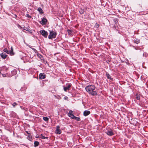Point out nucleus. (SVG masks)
Here are the masks:
<instances>
[{"label":"nucleus","mask_w":148,"mask_h":148,"mask_svg":"<svg viewBox=\"0 0 148 148\" xmlns=\"http://www.w3.org/2000/svg\"><path fill=\"white\" fill-rule=\"evenodd\" d=\"M39 77L40 79H44L45 77V75L44 73H40Z\"/></svg>","instance_id":"7"},{"label":"nucleus","mask_w":148,"mask_h":148,"mask_svg":"<svg viewBox=\"0 0 148 148\" xmlns=\"http://www.w3.org/2000/svg\"><path fill=\"white\" fill-rule=\"evenodd\" d=\"M37 56L43 62H45V61L44 59V58L42 56L38 53L37 54Z\"/></svg>","instance_id":"6"},{"label":"nucleus","mask_w":148,"mask_h":148,"mask_svg":"<svg viewBox=\"0 0 148 148\" xmlns=\"http://www.w3.org/2000/svg\"><path fill=\"white\" fill-rule=\"evenodd\" d=\"M60 127L59 126H57L56 127V133L58 134H60L61 133V131L59 128Z\"/></svg>","instance_id":"8"},{"label":"nucleus","mask_w":148,"mask_h":148,"mask_svg":"<svg viewBox=\"0 0 148 148\" xmlns=\"http://www.w3.org/2000/svg\"><path fill=\"white\" fill-rule=\"evenodd\" d=\"M0 55L1 57L3 59L5 58L7 56V55L5 53H1Z\"/></svg>","instance_id":"13"},{"label":"nucleus","mask_w":148,"mask_h":148,"mask_svg":"<svg viewBox=\"0 0 148 148\" xmlns=\"http://www.w3.org/2000/svg\"><path fill=\"white\" fill-rule=\"evenodd\" d=\"M99 27V25L97 24V23H96L95 25V27H96V28H98Z\"/></svg>","instance_id":"25"},{"label":"nucleus","mask_w":148,"mask_h":148,"mask_svg":"<svg viewBox=\"0 0 148 148\" xmlns=\"http://www.w3.org/2000/svg\"><path fill=\"white\" fill-rule=\"evenodd\" d=\"M3 75V76H4V75Z\"/></svg>","instance_id":"35"},{"label":"nucleus","mask_w":148,"mask_h":148,"mask_svg":"<svg viewBox=\"0 0 148 148\" xmlns=\"http://www.w3.org/2000/svg\"><path fill=\"white\" fill-rule=\"evenodd\" d=\"M86 91L92 96L95 95L97 94V92L94 91L95 89V87L94 85L88 86L85 88Z\"/></svg>","instance_id":"1"},{"label":"nucleus","mask_w":148,"mask_h":148,"mask_svg":"<svg viewBox=\"0 0 148 148\" xmlns=\"http://www.w3.org/2000/svg\"><path fill=\"white\" fill-rule=\"evenodd\" d=\"M32 49L35 53H36L37 52V51L35 49L32 48Z\"/></svg>","instance_id":"29"},{"label":"nucleus","mask_w":148,"mask_h":148,"mask_svg":"<svg viewBox=\"0 0 148 148\" xmlns=\"http://www.w3.org/2000/svg\"><path fill=\"white\" fill-rule=\"evenodd\" d=\"M73 112L71 110H70L68 114V115L69 117H71L72 119H73L75 117V116L73 115Z\"/></svg>","instance_id":"4"},{"label":"nucleus","mask_w":148,"mask_h":148,"mask_svg":"<svg viewBox=\"0 0 148 148\" xmlns=\"http://www.w3.org/2000/svg\"><path fill=\"white\" fill-rule=\"evenodd\" d=\"M137 98L138 99H139V97H137Z\"/></svg>","instance_id":"33"},{"label":"nucleus","mask_w":148,"mask_h":148,"mask_svg":"<svg viewBox=\"0 0 148 148\" xmlns=\"http://www.w3.org/2000/svg\"><path fill=\"white\" fill-rule=\"evenodd\" d=\"M79 12L81 14H82L84 13V10L82 9H80L79 10Z\"/></svg>","instance_id":"20"},{"label":"nucleus","mask_w":148,"mask_h":148,"mask_svg":"<svg viewBox=\"0 0 148 148\" xmlns=\"http://www.w3.org/2000/svg\"><path fill=\"white\" fill-rule=\"evenodd\" d=\"M26 16L27 17L29 18H31V16H30L29 14H27Z\"/></svg>","instance_id":"28"},{"label":"nucleus","mask_w":148,"mask_h":148,"mask_svg":"<svg viewBox=\"0 0 148 148\" xmlns=\"http://www.w3.org/2000/svg\"><path fill=\"white\" fill-rule=\"evenodd\" d=\"M49 34L48 36V38L49 39H52L56 38V33L53 31H49Z\"/></svg>","instance_id":"2"},{"label":"nucleus","mask_w":148,"mask_h":148,"mask_svg":"<svg viewBox=\"0 0 148 148\" xmlns=\"http://www.w3.org/2000/svg\"><path fill=\"white\" fill-rule=\"evenodd\" d=\"M43 119L45 121H47L48 120L49 118L47 117H45L43 118Z\"/></svg>","instance_id":"23"},{"label":"nucleus","mask_w":148,"mask_h":148,"mask_svg":"<svg viewBox=\"0 0 148 148\" xmlns=\"http://www.w3.org/2000/svg\"><path fill=\"white\" fill-rule=\"evenodd\" d=\"M134 42L135 43L138 44L140 42V40L137 39L136 40H135Z\"/></svg>","instance_id":"24"},{"label":"nucleus","mask_w":148,"mask_h":148,"mask_svg":"<svg viewBox=\"0 0 148 148\" xmlns=\"http://www.w3.org/2000/svg\"><path fill=\"white\" fill-rule=\"evenodd\" d=\"M90 113V111L88 110H85L84 112V115L85 116L88 115Z\"/></svg>","instance_id":"10"},{"label":"nucleus","mask_w":148,"mask_h":148,"mask_svg":"<svg viewBox=\"0 0 148 148\" xmlns=\"http://www.w3.org/2000/svg\"><path fill=\"white\" fill-rule=\"evenodd\" d=\"M3 51L8 54L10 53L9 51H8L6 48H5L4 49Z\"/></svg>","instance_id":"19"},{"label":"nucleus","mask_w":148,"mask_h":148,"mask_svg":"<svg viewBox=\"0 0 148 148\" xmlns=\"http://www.w3.org/2000/svg\"><path fill=\"white\" fill-rule=\"evenodd\" d=\"M29 138V140L30 139H31L32 137L31 136H30L29 135L27 137V138Z\"/></svg>","instance_id":"30"},{"label":"nucleus","mask_w":148,"mask_h":148,"mask_svg":"<svg viewBox=\"0 0 148 148\" xmlns=\"http://www.w3.org/2000/svg\"><path fill=\"white\" fill-rule=\"evenodd\" d=\"M9 53L11 55H14V53L13 52V49L12 47H11V50L9 51Z\"/></svg>","instance_id":"16"},{"label":"nucleus","mask_w":148,"mask_h":148,"mask_svg":"<svg viewBox=\"0 0 148 148\" xmlns=\"http://www.w3.org/2000/svg\"><path fill=\"white\" fill-rule=\"evenodd\" d=\"M26 132L27 133V134H29V133L27 131H26Z\"/></svg>","instance_id":"32"},{"label":"nucleus","mask_w":148,"mask_h":148,"mask_svg":"<svg viewBox=\"0 0 148 148\" xmlns=\"http://www.w3.org/2000/svg\"><path fill=\"white\" fill-rule=\"evenodd\" d=\"M71 86V84H67V86L64 87V90L66 91L67 90H69Z\"/></svg>","instance_id":"5"},{"label":"nucleus","mask_w":148,"mask_h":148,"mask_svg":"<svg viewBox=\"0 0 148 148\" xmlns=\"http://www.w3.org/2000/svg\"><path fill=\"white\" fill-rule=\"evenodd\" d=\"M67 31L69 35L71 36L72 35V32L71 30L68 29Z\"/></svg>","instance_id":"18"},{"label":"nucleus","mask_w":148,"mask_h":148,"mask_svg":"<svg viewBox=\"0 0 148 148\" xmlns=\"http://www.w3.org/2000/svg\"><path fill=\"white\" fill-rule=\"evenodd\" d=\"M106 75L108 79L112 80V79L111 78V76L108 73H106Z\"/></svg>","instance_id":"15"},{"label":"nucleus","mask_w":148,"mask_h":148,"mask_svg":"<svg viewBox=\"0 0 148 148\" xmlns=\"http://www.w3.org/2000/svg\"><path fill=\"white\" fill-rule=\"evenodd\" d=\"M40 33L45 38H47L48 35V33L45 30H43L41 31L40 32Z\"/></svg>","instance_id":"3"},{"label":"nucleus","mask_w":148,"mask_h":148,"mask_svg":"<svg viewBox=\"0 0 148 148\" xmlns=\"http://www.w3.org/2000/svg\"><path fill=\"white\" fill-rule=\"evenodd\" d=\"M23 29L24 30H25L27 31H28L31 33H32V31L31 30H30V29L29 28H28L27 27H24L23 28Z\"/></svg>","instance_id":"11"},{"label":"nucleus","mask_w":148,"mask_h":148,"mask_svg":"<svg viewBox=\"0 0 148 148\" xmlns=\"http://www.w3.org/2000/svg\"><path fill=\"white\" fill-rule=\"evenodd\" d=\"M147 54L146 53H144L143 54V56H145V57H147Z\"/></svg>","instance_id":"26"},{"label":"nucleus","mask_w":148,"mask_h":148,"mask_svg":"<svg viewBox=\"0 0 148 148\" xmlns=\"http://www.w3.org/2000/svg\"><path fill=\"white\" fill-rule=\"evenodd\" d=\"M47 20L45 18H43L42 20V23L41 24L42 25H45L46 23Z\"/></svg>","instance_id":"12"},{"label":"nucleus","mask_w":148,"mask_h":148,"mask_svg":"<svg viewBox=\"0 0 148 148\" xmlns=\"http://www.w3.org/2000/svg\"><path fill=\"white\" fill-rule=\"evenodd\" d=\"M3 75V76H4V75Z\"/></svg>","instance_id":"34"},{"label":"nucleus","mask_w":148,"mask_h":148,"mask_svg":"<svg viewBox=\"0 0 148 148\" xmlns=\"http://www.w3.org/2000/svg\"><path fill=\"white\" fill-rule=\"evenodd\" d=\"M39 143L38 142L35 141L34 142V146L36 147L38 146L39 145Z\"/></svg>","instance_id":"17"},{"label":"nucleus","mask_w":148,"mask_h":148,"mask_svg":"<svg viewBox=\"0 0 148 148\" xmlns=\"http://www.w3.org/2000/svg\"><path fill=\"white\" fill-rule=\"evenodd\" d=\"M12 105L14 107H15V106L17 105V104L16 102H14L12 104Z\"/></svg>","instance_id":"27"},{"label":"nucleus","mask_w":148,"mask_h":148,"mask_svg":"<svg viewBox=\"0 0 148 148\" xmlns=\"http://www.w3.org/2000/svg\"><path fill=\"white\" fill-rule=\"evenodd\" d=\"M107 134L109 136H112L114 135V133L111 130H108L107 132H106Z\"/></svg>","instance_id":"9"},{"label":"nucleus","mask_w":148,"mask_h":148,"mask_svg":"<svg viewBox=\"0 0 148 148\" xmlns=\"http://www.w3.org/2000/svg\"><path fill=\"white\" fill-rule=\"evenodd\" d=\"M73 119H75L78 121H79L80 120V118H79V117H75V116L74 118H73Z\"/></svg>","instance_id":"22"},{"label":"nucleus","mask_w":148,"mask_h":148,"mask_svg":"<svg viewBox=\"0 0 148 148\" xmlns=\"http://www.w3.org/2000/svg\"><path fill=\"white\" fill-rule=\"evenodd\" d=\"M37 10L39 12L40 14H42L43 13V10L40 8H39Z\"/></svg>","instance_id":"14"},{"label":"nucleus","mask_w":148,"mask_h":148,"mask_svg":"<svg viewBox=\"0 0 148 148\" xmlns=\"http://www.w3.org/2000/svg\"><path fill=\"white\" fill-rule=\"evenodd\" d=\"M64 99H65V100H67L68 99V98L66 96V97H64Z\"/></svg>","instance_id":"31"},{"label":"nucleus","mask_w":148,"mask_h":148,"mask_svg":"<svg viewBox=\"0 0 148 148\" xmlns=\"http://www.w3.org/2000/svg\"><path fill=\"white\" fill-rule=\"evenodd\" d=\"M40 138L43 139H45V138H48L47 137H45L42 134H41L40 136Z\"/></svg>","instance_id":"21"}]
</instances>
